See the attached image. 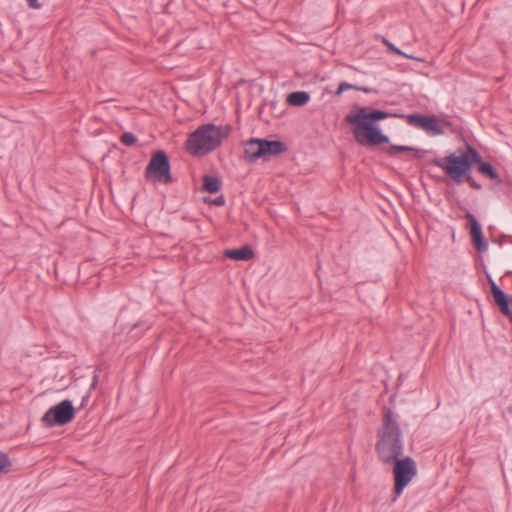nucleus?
Wrapping results in <instances>:
<instances>
[{
	"label": "nucleus",
	"instance_id": "f257e3e1",
	"mask_svg": "<svg viewBox=\"0 0 512 512\" xmlns=\"http://www.w3.org/2000/svg\"><path fill=\"white\" fill-rule=\"evenodd\" d=\"M389 114L382 110L368 107H355L347 114L345 120L353 125V135L360 145H379L389 141L388 136L381 133L375 123L387 118Z\"/></svg>",
	"mask_w": 512,
	"mask_h": 512
},
{
	"label": "nucleus",
	"instance_id": "f03ea898",
	"mask_svg": "<svg viewBox=\"0 0 512 512\" xmlns=\"http://www.w3.org/2000/svg\"><path fill=\"white\" fill-rule=\"evenodd\" d=\"M379 459L392 464L403 453L402 432L396 415L390 408H384L382 424L375 445Z\"/></svg>",
	"mask_w": 512,
	"mask_h": 512
},
{
	"label": "nucleus",
	"instance_id": "7ed1b4c3",
	"mask_svg": "<svg viewBox=\"0 0 512 512\" xmlns=\"http://www.w3.org/2000/svg\"><path fill=\"white\" fill-rule=\"evenodd\" d=\"M228 133V128L224 126L202 125L189 136L186 141V149L195 156L208 154L220 146Z\"/></svg>",
	"mask_w": 512,
	"mask_h": 512
},
{
	"label": "nucleus",
	"instance_id": "20e7f679",
	"mask_svg": "<svg viewBox=\"0 0 512 512\" xmlns=\"http://www.w3.org/2000/svg\"><path fill=\"white\" fill-rule=\"evenodd\" d=\"M286 151V146L279 140L251 138L244 143V159L254 163L259 159L267 160Z\"/></svg>",
	"mask_w": 512,
	"mask_h": 512
},
{
	"label": "nucleus",
	"instance_id": "39448f33",
	"mask_svg": "<svg viewBox=\"0 0 512 512\" xmlns=\"http://www.w3.org/2000/svg\"><path fill=\"white\" fill-rule=\"evenodd\" d=\"M432 163L442 168L457 183L471 180L468 160L462 155L450 154L442 159H434Z\"/></svg>",
	"mask_w": 512,
	"mask_h": 512
},
{
	"label": "nucleus",
	"instance_id": "423d86ee",
	"mask_svg": "<svg viewBox=\"0 0 512 512\" xmlns=\"http://www.w3.org/2000/svg\"><path fill=\"white\" fill-rule=\"evenodd\" d=\"M394 464V493L400 496L408 483L416 476L417 468L415 461L407 456L404 459H399L392 462Z\"/></svg>",
	"mask_w": 512,
	"mask_h": 512
},
{
	"label": "nucleus",
	"instance_id": "0eeeda50",
	"mask_svg": "<svg viewBox=\"0 0 512 512\" xmlns=\"http://www.w3.org/2000/svg\"><path fill=\"white\" fill-rule=\"evenodd\" d=\"M145 174L147 178L165 184L173 182V177L170 171V162L166 153L162 150L153 154L149 164L146 167Z\"/></svg>",
	"mask_w": 512,
	"mask_h": 512
},
{
	"label": "nucleus",
	"instance_id": "6e6552de",
	"mask_svg": "<svg viewBox=\"0 0 512 512\" xmlns=\"http://www.w3.org/2000/svg\"><path fill=\"white\" fill-rule=\"evenodd\" d=\"M74 408L72 402L69 400H63L57 405L51 407L43 415L41 421L47 427H53L55 425H64L71 422L74 418Z\"/></svg>",
	"mask_w": 512,
	"mask_h": 512
},
{
	"label": "nucleus",
	"instance_id": "1a4fd4ad",
	"mask_svg": "<svg viewBox=\"0 0 512 512\" xmlns=\"http://www.w3.org/2000/svg\"><path fill=\"white\" fill-rule=\"evenodd\" d=\"M408 124L421 128L429 135L436 136L444 134L443 126H450V123L439 120L436 116H425L421 114H410L407 116Z\"/></svg>",
	"mask_w": 512,
	"mask_h": 512
},
{
	"label": "nucleus",
	"instance_id": "9d476101",
	"mask_svg": "<svg viewBox=\"0 0 512 512\" xmlns=\"http://www.w3.org/2000/svg\"><path fill=\"white\" fill-rule=\"evenodd\" d=\"M491 285V293L494 299V302L499 307L501 313L510 319H512V312L509 308V300L504 291L496 285V283L489 279Z\"/></svg>",
	"mask_w": 512,
	"mask_h": 512
},
{
	"label": "nucleus",
	"instance_id": "9b49d317",
	"mask_svg": "<svg viewBox=\"0 0 512 512\" xmlns=\"http://www.w3.org/2000/svg\"><path fill=\"white\" fill-rule=\"evenodd\" d=\"M466 218L470 222V233H471L473 242L475 243L476 249L479 252L486 251L488 248V245L483 239L482 229H481L480 224L477 222L476 218L469 212L466 214Z\"/></svg>",
	"mask_w": 512,
	"mask_h": 512
},
{
	"label": "nucleus",
	"instance_id": "f8f14e48",
	"mask_svg": "<svg viewBox=\"0 0 512 512\" xmlns=\"http://www.w3.org/2000/svg\"><path fill=\"white\" fill-rule=\"evenodd\" d=\"M466 218L470 222V233H471L473 242L475 243L476 249L479 252L486 251L488 248V245L483 239L482 229H481L480 224L477 222L476 218L469 212L466 214Z\"/></svg>",
	"mask_w": 512,
	"mask_h": 512
},
{
	"label": "nucleus",
	"instance_id": "ddd939ff",
	"mask_svg": "<svg viewBox=\"0 0 512 512\" xmlns=\"http://www.w3.org/2000/svg\"><path fill=\"white\" fill-rule=\"evenodd\" d=\"M224 255L229 259L236 261H248L253 258L254 252L249 245H244L238 249H227Z\"/></svg>",
	"mask_w": 512,
	"mask_h": 512
},
{
	"label": "nucleus",
	"instance_id": "4468645a",
	"mask_svg": "<svg viewBox=\"0 0 512 512\" xmlns=\"http://www.w3.org/2000/svg\"><path fill=\"white\" fill-rule=\"evenodd\" d=\"M310 100L309 93L305 91L292 92L287 97V102L292 106H303Z\"/></svg>",
	"mask_w": 512,
	"mask_h": 512
},
{
	"label": "nucleus",
	"instance_id": "2eb2a0df",
	"mask_svg": "<svg viewBox=\"0 0 512 512\" xmlns=\"http://www.w3.org/2000/svg\"><path fill=\"white\" fill-rule=\"evenodd\" d=\"M204 190L208 193L214 194L220 190L221 183L217 177L205 175L203 178Z\"/></svg>",
	"mask_w": 512,
	"mask_h": 512
},
{
	"label": "nucleus",
	"instance_id": "dca6fc26",
	"mask_svg": "<svg viewBox=\"0 0 512 512\" xmlns=\"http://www.w3.org/2000/svg\"><path fill=\"white\" fill-rule=\"evenodd\" d=\"M478 171L483 176H485L489 179L500 181L498 172L494 169V167L491 164H489L487 162L480 163V166L478 167Z\"/></svg>",
	"mask_w": 512,
	"mask_h": 512
},
{
	"label": "nucleus",
	"instance_id": "f3484780",
	"mask_svg": "<svg viewBox=\"0 0 512 512\" xmlns=\"http://www.w3.org/2000/svg\"><path fill=\"white\" fill-rule=\"evenodd\" d=\"M463 157H466L469 163V169H471L473 164H477L478 167L480 166V163H483L482 158L480 154L470 145L467 146V153L462 154Z\"/></svg>",
	"mask_w": 512,
	"mask_h": 512
},
{
	"label": "nucleus",
	"instance_id": "a211bd4d",
	"mask_svg": "<svg viewBox=\"0 0 512 512\" xmlns=\"http://www.w3.org/2000/svg\"><path fill=\"white\" fill-rule=\"evenodd\" d=\"M401 152H416L419 157H421V154H422V151L417 150V149H415L413 147H409V146L392 145L389 148V154L390 155H395V154L401 153Z\"/></svg>",
	"mask_w": 512,
	"mask_h": 512
},
{
	"label": "nucleus",
	"instance_id": "6ab92c4d",
	"mask_svg": "<svg viewBox=\"0 0 512 512\" xmlns=\"http://www.w3.org/2000/svg\"><path fill=\"white\" fill-rule=\"evenodd\" d=\"M346 90H357V91H363V92H369V89L367 88H363V87H358L356 85H352V84H349V83H346V82H343L341 83L339 86H338V89L337 91L335 92V94L337 96H340L344 91Z\"/></svg>",
	"mask_w": 512,
	"mask_h": 512
},
{
	"label": "nucleus",
	"instance_id": "aec40b11",
	"mask_svg": "<svg viewBox=\"0 0 512 512\" xmlns=\"http://www.w3.org/2000/svg\"><path fill=\"white\" fill-rule=\"evenodd\" d=\"M120 141L124 146L131 147L136 144L137 137L131 132H124L120 137Z\"/></svg>",
	"mask_w": 512,
	"mask_h": 512
},
{
	"label": "nucleus",
	"instance_id": "412c9836",
	"mask_svg": "<svg viewBox=\"0 0 512 512\" xmlns=\"http://www.w3.org/2000/svg\"><path fill=\"white\" fill-rule=\"evenodd\" d=\"M11 468V462L9 457L3 453L0 452V474L1 473H8Z\"/></svg>",
	"mask_w": 512,
	"mask_h": 512
},
{
	"label": "nucleus",
	"instance_id": "4be33fe9",
	"mask_svg": "<svg viewBox=\"0 0 512 512\" xmlns=\"http://www.w3.org/2000/svg\"><path fill=\"white\" fill-rule=\"evenodd\" d=\"M383 43L388 47V49L397 54V55H401L405 58H408V59H416L415 57L411 56V55H408L404 52H402L400 49H398L397 47H395L392 43H390L387 39L383 38Z\"/></svg>",
	"mask_w": 512,
	"mask_h": 512
},
{
	"label": "nucleus",
	"instance_id": "5701e85b",
	"mask_svg": "<svg viewBox=\"0 0 512 512\" xmlns=\"http://www.w3.org/2000/svg\"><path fill=\"white\" fill-rule=\"evenodd\" d=\"M27 4L32 9H40L41 4L38 2V0H26Z\"/></svg>",
	"mask_w": 512,
	"mask_h": 512
},
{
	"label": "nucleus",
	"instance_id": "b1692460",
	"mask_svg": "<svg viewBox=\"0 0 512 512\" xmlns=\"http://www.w3.org/2000/svg\"><path fill=\"white\" fill-rule=\"evenodd\" d=\"M98 378H99V375L95 372L94 376H93V380H92V383H91V388H95L97 383H98Z\"/></svg>",
	"mask_w": 512,
	"mask_h": 512
},
{
	"label": "nucleus",
	"instance_id": "393cba45",
	"mask_svg": "<svg viewBox=\"0 0 512 512\" xmlns=\"http://www.w3.org/2000/svg\"><path fill=\"white\" fill-rule=\"evenodd\" d=\"M224 202H225V201H224V197H223V196L218 197V198L214 201V203H215L216 205H218V206L223 205V204H224Z\"/></svg>",
	"mask_w": 512,
	"mask_h": 512
},
{
	"label": "nucleus",
	"instance_id": "a878e982",
	"mask_svg": "<svg viewBox=\"0 0 512 512\" xmlns=\"http://www.w3.org/2000/svg\"><path fill=\"white\" fill-rule=\"evenodd\" d=\"M470 183V185L475 188V189H480L481 188V185L476 183L475 181H473V179L471 178L470 181H468Z\"/></svg>",
	"mask_w": 512,
	"mask_h": 512
},
{
	"label": "nucleus",
	"instance_id": "bb28decb",
	"mask_svg": "<svg viewBox=\"0 0 512 512\" xmlns=\"http://www.w3.org/2000/svg\"><path fill=\"white\" fill-rule=\"evenodd\" d=\"M88 398H89V394H87L86 396L83 397V402L88 400Z\"/></svg>",
	"mask_w": 512,
	"mask_h": 512
}]
</instances>
